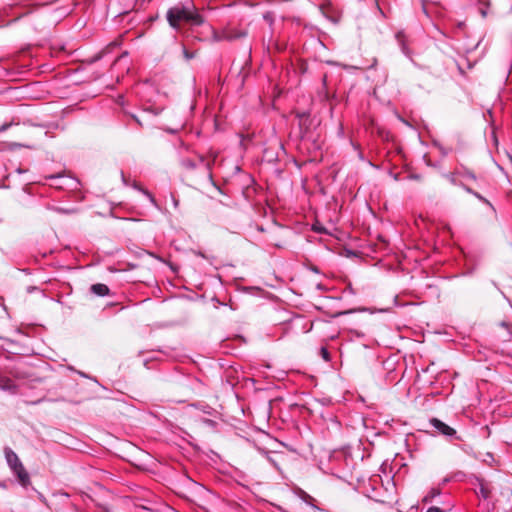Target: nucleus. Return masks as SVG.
<instances>
[{
    "label": "nucleus",
    "instance_id": "1",
    "mask_svg": "<svg viewBox=\"0 0 512 512\" xmlns=\"http://www.w3.org/2000/svg\"><path fill=\"white\" fill-rule=\"evenodd\" d=\"M217 156L216 151H210L207 156H199L196 160L184 159L181 163L182 180L191 187L212 182V166Z\"/></svg>",
    "mask_w": 512,
    "mask_h": 512
},
{
    "label": "nucleus",
    "instance_id": "2",
    "mask_svg": "<svg viewBox=\"0 0 512 512\" xmlns=\"http://www.w3.org/2000/svg\"><path fill=\"white\" fill-rule=\"evenodd\" d=\"M169 24L176 29L186 26H199L203 23L202 16L194 7L176 5L167 11Z\"/></svg>",
    "mask_w": 512,
    "mask_h": 512
},
{
    "label": "nucleus",
    "instance_id": "3",
    "mask_svg": "<svg viewBox=\"0 0 512 512\" xmlns=\"http://www.w3.org/2000/svg\"><path fill=\"white\" fill-rule=\"evenodd\" d=\"M4 453L8 465L16 474L19 483L24 487L30 485V476L26 471L24 465L22 464L21 460L17 456V454L11 448L8 447L5 448Z\"/></svg>",
    "mask_w": 512,
    "mask_h": 512
},
{
    "label": "nucleus",
    "instance_id": "4",
    "mask_svg": "<svg viewBox=\"0 0 512 512\" xmlns=\"http://www.w3.org/2000/svg\"><path fill=\"white\" fill-rule=\"evenodd\" d=\"M429 423L434 429L438 431V433L447 437H455L456 439H458V437L456 436V430L447 425L446 423H444L443 421H441L440 419L431 418L429 420Z\"/></svg>",
    "mask_w": 512,
    "mask_h": 512
},
{
    "label": "nucleus",
    "instance_id": "5",
    "mask_svg": "<svg viewBox=\"0 0 512 512\" xmlns=\"http://www.w3.org/2000/svg\"><path fill=\"white\" fill-rule=\"evenodd\" d=\"M395 41L399 46L401 52L410 60H412V51L408 47V38L403 30H399L395 33Z\"/></svg>",
    "mask_w": 512,
    "mask_h": 512
},
{
    "label": "nucleus",
    "instance_id": "6",
    "mask_svg": "<svg viewBox=\"0 0 512 512\" xmlns=\"http://www.w3.org/2000/svg\"><path fill=\"white\" fill-rule=\"evenodd\" d=\"M457 173L459 174L460 179L463 180L464 182L465 180H471L476 182L478 179L476 174L464 165H460L459 167H457Z\"/></svg>",
    "mask_w": 512,
    "mask_h": 512
},
{
    "label": "nucleus",
    "instance_id": "7",
    "mask_svg": "<svg viewBox=\"0 0 512 512\" xmlns=\"http://www.w3.org/2000/svg\"><path fill=\"white\" fill-rule=\"evenodd\" d=\"M446 179L455 186L461 187L465 191V187H468L469 185L460 179L459 174L457 173V168L451 172L445 175Z\"/></svg>",
    "mask_w": 512,
    "mask_h": 512
},
{
    "label": "nucleus",
    "instance_id": "8",
    "mask_svg": "<svg viewBox=\"0 0 512 512\" xmlns=\"http://www.w3.org/2000/svg\"><path fill=\"white\" fill-rule=\"evenodd\" d=\"M90 289L92 293L98 296H106L110 291L108 286L102 283L93 284Z\"/></svg>",
    "mask_w": 512,
    "mask_h": 512
},
{
    "label": "nucleus",
    "instance_id": "9",
    "mask_svg": "<svg viewBox=\"0 0 512 512\" xmlns=\"http://www.w3.org/2000/svg\"><path fill=\"white\" fill-rule=\"evenodd\" d=\"M15 388L16 386L10 378L0 375V389L11 391L14 393Z\"/></svg>",
    "mask_w": 512,
    "mask_h": 512
},
{
    "label": "nucleus",
    "instance_id": "10",
    "mask_svg": "<svg viewBox=\"0 0 512 512\" xmlns=\"http://www.w3.org/2000/svg\"><path fill=\"white\" fill-rule=\"evenodd\" d=\"M246 35L243 31H236L234 29H228L224 32V38L227 40H235L239 39L241 37H244Z\"/></svg>",
    "mask_w": 512,
    "mask_h": 512
},
{
    "label": "nucleus",
    "instance_id": "11",
    "mask_svg": "<svg viewBox=\"0 0 512 512\" xmlns=\"http://www.w3.org/2000/svg\"><path fill=\"white\" fill-rule=\"evenodd\" d=\"M440 495V490L437 488H432L430 491L424 496L423 502L428 503L431 502L435 497Z\"/></svg>",
    "mask_w": 512,
    "mask_h": 512
},
{
    "label": "nucleus",
    "instance_id": "12",
    "mask_svg": "<svg viewBox=\"0 0 512 512\" xmlns=\"http://www.w3.org/2000/svg\"><path fill=\"white\" fill-rule=\"evenodd\" d=\"M465 192L473 195L476 197L479 201H482L484 199V196H482L480 193L476 192L474 189H472L470 186L465 187Z\"/></svg>",
    "mask_w": 512,
    "mask_h": 512
},
{
    "label": "nucleus",
    "instance_id": "13",
    "mask_svg": "<svg viewBox=\"0 0 512 512\" xmlns=\"http://www.w3.org/2000/svg\"><path fill=\"white\" fill-rule=\"evenodd\" d=\"M264 20H266L270 25L274 22V14L272 12H266L263 15Z\"/></svg>",
    "mask_w": 512,
    "mask_h": 512
},
{
    "label": "nucleus",
    "instance_id": "14",
    "mask_svg": "<svg viewBox=\"0 0 512 512\" xmlns=\"http://www.w3.org/2000/svg\"><path fill=\"white\" fill-rule=\"evenodd\" d=\"M479 494L484 499H487L489 497V491L485 488V486L483 484H480Z\"/></svg>",
    "mask_w": 512,
    "mask_h": 512
},
{
    "label": "nucleus",
    "instance_id": "15",
    "mask_svg": "<svg viewBox=\"0 0 512 512\" xmlns=\"http://www.w3.org/2000/svg\"><path fill=\"white\" fill-rule=\"evenodd\" d=\"M321 356L323 357V359L325 361H329L330 360V354H329L328 350L325 347L321 348Z\"/></svg>",
    "mask_w": 512,
    "mask_h": 512
},
{
    "label": "nucleus",
    "instance_id": "16",
    "mask_svg": "<svg viewBox=\"0 0 512 512\" xmlns=\"http://www.w3.org/2000/svg\"><path fill=\"white\" fill-rule=\"evenodd\" d=\"M483 204L487 205L493 212H496L495 207L492 205V203L484 197V199L481 201Z\"/></svg>",
    "mask_w": 512,
    "mask_h": 512
},
{
    "label": "nucleus",
    "instance_id": "17",
    "mask_svg": "<svg viewBox=\"0 0 512 512\" xmlns=\"http://www.w3.org/2000/svg\"><path fill=\"white\" fill-rule=\"evenodd\" d=\"M183 54L186 59H191L194 57V54L189 52L186 48L183 49Z\"/></svg>",
    "mask_w": 512,
    "mask_h": 512
},
{
    "label": "nucleus",
    "instance_id": "18",
    "mask_svg": "<svg viewBox=\"0 0 512 512\" xmlns=\"http://www.w3.org/2000/svg\"><path fill=\"white\" fill-rule=\"evenodd\" d=\"M426 512H443V510L438 507L432 506L429 507Z\"/></svg>",
    "mask_w": 512,
    "mask_h": 512
},
{
    "label": "nucleus",
    "instance_id": "19",
    "mask_svg": "<svg viewBox=\"0 0 512 512\" xmlns=\"http://www.w3.org/2000/svg\"><path fill=\"white\" fill-rule=\"evenodd\" d=\"M144 193L149 197V199L151 200V202H153L155 204V198L154 196L149 193L148 191H144Z\"/></svg>",
    "mask_w": 512,
    "mask_h": 512
},
{
    "label": "nucleus",
    "instance_id": "20",
    "mask_svg": "<svg viewBox=\"0 0 512 512\" xmlns=\"http://www.w3.org/2000/svg\"><path fill=\"white\" fill-rule=\"evenodd\" d=\"M132 118L140 125V126H143V123L141 121V119H139L136 115H132Z\"/></svg>",
    "mask_w": 512,
    "mask_h": 512
},
{
    "label": "nucleus",
    "instance_id": "21",
    "mask_svg": "<svg viewBox=\"0 0 512 512\" xmlns=\"http://www.w3.org/2000/svg\"><path fill=\"white\" fill-rule=\"evenodd\" d=\"M9 126H10V124H4V125H2V126L0 127V132H1V131L6 130Z\"/></svg>",
    "mask_w": 512,
    "mask_h": 512
},
{
    "label": "nucleus",
    "instance_id": "22",
    "mask_svg": "<svg viewBox=\"0 0 512 512\" xmlns=\"http://www.w3.org/2000/svg\"><path fill=\"white\" fill-rule=\"evenodd\" d=\"M375 3H376V6H377V9L380 11V13H383L381 7H380V4H379V0H375Z\"/></svg>",
    "mask_w": 512,
    "mask_h": 512
},
{
    "label": "nucleus",
    "instance_id": "23",
    "mask_svg": "<svg viewBox=\"0 0 512 512\" xmlns=\"http://www.w3.org/2000/svg\"><path fill=\"white\" fill-rule=\"evenodd\" d=\"M480 12H481V15H482L483 17H486V15H487V12H486V10H484V9H481V11H480Z\"/></svg>",
    "mask_w": 512,
    "mask_h": 512
},
{
    "label": "nucleus",
    "instance_id": "24",
    "mask_svg": "<svg viewBox=\"0 0 512 512\" xmlns=\"http://www.w3.org/2000/svg\"><path fill=\"white\" fill-rule=\"evenodd\" d=\"M59 177H60L59 175H52V176H50L49 178H51V179H57V178H59Z\"/></svg>",
    "mask_w": 512,
    "mask_h": 512
},
{
    "label": "nucleus",
    "instance_id": "25",
    "mask_svg": "<svg viewBox=\"0 0 512 512\" xmlns=\"http://www.w3.org/2000/svg\"><path fill=\"white\" fill-rule=\"evenodd\" d=\"M394 305H395V306H398V305H399V304L397 303V296H395V298H394Z\"/></svg>",
    "mask_w": 512,
    "mask_h": 512
},
{
    "label": "nucleus",
    "instance_id": "26",
    "mask_svg": "<svg viewBox=\"0 0 512 512\" xmlns=\"http://www.w3.org/2000/svg\"><path fill=\"white\" fill-rule=\"evenodd\" d=\"M22 146H24L26 148H31L32 147L31 145H28V144H23Z\"/></svg>",
    "mask_w": 512,
    "mask_h": 512
}]
</instances>
